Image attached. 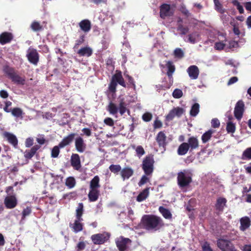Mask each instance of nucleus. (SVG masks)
<instances>
[{
    "mask_svg": "<svg viewBox=\"0 0 251 251\" xmlns=\"http://www.w3.org/2000/svg\"><path fill=\"white\" fill-rule=\"evenodd\" d=\"M31 210L29 207H26L24 209L22 212V219H24L26 216H28L31 213Z\"/></svg>",
    "mask_w": 251,
    "mask_h": 251,
    "instance_id": "57",
    "label": "nucleus"
},
{
    "mask_svg": "<svg viewBox=\"0 0 251 251\" xmlns=\"http://www.w3.org/2000/svg\"><path fill=\"white\" fill-rule=\"evenodd\" d=\"M174 54L176 57L182 58L183 56V52L180 49H176L174 51Z\"/></svg>",
    "mask_w": 251,
    "mask_h": 251,
    "instance_id": "56",
    "label": "nucleus"
},
{
    "mask_svg": "<svg viewBox=\"0 0 251 251\" xmlns=\"http://www.w3.org/2000/svg\"><path fill=\"white\" fill-rule=\"evenodd\" d=\"M107 109L109 113L113 115L117 114L118 112V106L112 102H109Z\"/></svg>",
    "mask_w": 251,
    "mask_h": 251,
    "instance_id": "34",
    "label": "nucleus"
},
{
    "mask_svg": "<svg viewBox=\"0 0 251 251\" xmlns=\"http://www.w3.org/2000/svg\"><path fill=\"white\" fill-rule=\"evenodd\" d=\"M82 220H79V219H76L74 224L72 225L71 227L74 230V232H78L82 230V224L81 223V222Z\"/></svg>",
    "mask_w": 251,
    "mask_h": 251,
    "instance_id": "33",
    "label": "nucleus"
},
{
    "mask_svg": "<svg viewBox=\"0 0 251 251\" xmlns=\"http://www.w3.org/2000/svg\"><path fill=\"white\" fill-rule=\"evenodd\" d=\"M160 17L165 18L167 16H171L173 14V11L168 4H163L160 7Z\"/></svg>",
    "mask_w": 251,
    "mask_h": 251,
    "instance_id": "12",
    "label": "nucleus"
},
{
    "mask_svg": "<svg viewBox=\"0 0 251 251\" xmlns=\"http://www.w3.org/2000/svg\"><path fill=\"white\" fill-rule=\"evenodd\" d=\"M85 248V243L84 242H80L77 245L78 251H81L84 250Z\"/></svg>",
    "mask_w": 251,
    "mask_h": 251,
    "instance_id": "64",
    "label": "nucleus"
},
{
    "mask_svg": "<svg viewBox=\"0 0 251 251\" xmlns=\"http://www.w3.org/2000/svg\"><path fill=\"white\" fill-rule=\"evenodd\" d=\"M215 131L213 129H210L205 132L201 136V140L203 143L208 142L212 136V134L214 133Z\"/></svg>",
    "mask_w": 251,
    "mask_h": 251,
    "instance_id": "35",
    "label": "nucleus"
},
{
    "mask_svg": "<svg viewBox=\"0 0 251 251\" xmlns=\"http://www.w3.org/2000/svg\"><path fill=\"white\" fill-rule=\"evenodd\" d=\"M142 118L144 121L149 122L151 120L152 115L149 113H146L143 115Z\"/></svg>",
    "mask_w": 251,
    "mask_h": 251,
    "instance_id": "59",
    "label": "nucleus"
},
{
    "mask_svg": "<svg viewBox=\"0 0 251 251\" xmlns=\"http://www.w3.org/2000/svg\"><path fill=\"white\" fill-rule=\"evenodd\" d=\"M3 135L4 137L7 139L10 143L13 145L14 147L17 146L18 144V140L16 136L9 132H4Z\"/></svg>",
    "mask_w": 251,
    "mask_h": 251,
    "instance_id": "22",
    "label": "nucleus"
},
{
    "mask_svg": "<svg viewBox=\"0 0 251 251\" xmlns=\"http://www.w3.org/2000/svg\"><path fill=\"white\" fill-rule=\"evenodd\" d=\"M60 147L58 146H55L53 147L51 151V156L52 157H57L59 153V148Z\"/></svg>",
    "mask_w": 251,
    "mask_h": 251,
    "instance_id": "55",
    "label": "nucleus"
},
{
    "mask_svg": "<svg viewBox=\"0 0 251 251\" xmlns=\"http://www.w3.org/2000/svg\"><path fill=\"white\" fill-rule=\"evenodd\" d=\"M12 38L11 33L8 32H4L0 35V43L2 44H6L9 42Z\"/></svg>",
    "mask_w": 251,
    "mask_h": 251,
    "instance_id": "23",
    "label": "nucleus"
},
{
    "mask_svg": "<svg viewBox=\"0 0 251 251\" xmlns=\"http://www.w3.org/2000/svg\"><path fill=\"white\" fill-rule=\"evenodd\" d=\"M191 174L188 170H183L178 173L177 183L180 188L188 186L192 181Z\"/></svg>",
    "mask_w": 251,
    "mask_h": 251,
    "instance_id": "3",
    "label": "nucleus"
},
{
    "mask_svg": "<svg viewBox=\"0 0 251 251\" xmlns=\"http://www.w3.org/2000/svg\"><path fill=\"white\" fill-rule=\"evenodd\" d=\"M17 200L13 196L6 197L4 200L5 206L9 209L14 208L17 205Z\"/></svg>",
    "mask_w": 251,
    "mask_h": 251,
    "instance_id": "14",
    "label": "nucleus"
},
{
    "mask_svg": "<svg viewBox=\"0 0 251 251\" xmlns=\"http://www.w3.org/2000/svg\"><path fill=\"white\" fill-rule=\"evenodd\" d=\"M149 195V188L145 189L137 196L136 200L138 202H141L145 200Z\"/></svg>",
    "mask_w": 251,
    "mask_h": 251,
    "instance_id": "26",
    "label": "nucleus"
},
{
    "mask_svg": "<svg viewBox=\"0 0 251 251\" xmlns=\"http://www.w3.org/2000/svg\"><path fill=\"white\" fill-rule=\"evenodd\" d=\"M77 53L80 56H90L92 53V50L88 47H86L80 49L78 51Z\"/></svg>",
    "mask_w": 251,
    "mask_h": 251,
    "instance_id": "25",
    "label": "nucleus"
},
{
    "mask_svg": "<svg viewBox=\"0 0 251 251\" xmlns=\"http://www.w3.org/2000/svg\"><path fill=\"white\" fill-rule=\"evenodd\" d=\"M100 195V191L99 190L90 189L88 194V198L91 201H96Z\"/></svg>",
    "mask_w": 251,
    "mask_h": 251,
    "instance_id": "24",
    "label": "nucleus"
},
{
    "mask_svg": "<svg viewBox=\"0 0 251 251\" xmlns=\"http://www.w3.org/2000/svg\"><path fill=\"white\" fill-rule=\"evenodd\" d=\"M189 145L187 143H183L181 144L177 150V152L179 155H183L185 154L189 150Z\"/></svg>",
    "mask_w": 251,
    "mask_h": 251,
    "instance_id": "32",
    "label": "nucleus"
},
{
    "mask_svg": "<svg viewBox=\"0 0 251 251\" xmlns=\"http://www.w3.org/2000/svg\"><path fill=\"white\" fill-rule=\"evenodd\" d=\"M131 242L128 238L120 237L118 238L116 240L117 247L120 251H125L126 250L127 246Z\"/></svg>",
    "mask_w": 251,
    "mask_h": 251,
    "instance_id": "8",
    "label": "nucleus"
},
{
    "mask_svg": "<svg viewBox=\"0 0 251 251\" xmlns=\"http://www.w3.org/2000/svg\"><path fill=\"white\" fill-rule=\"evenodd\" d=\"M75 184V180L73 177H69L66 179V185L70 188H73Z\"/></svg>",
    "mask_w": 251,
    "mask_h": 251,
    "instance_id": "49",
    "label": "nucleus"
},
{
    "mask_svg": "<svg viewBox=\"0 0 251 251\" xmlns=\"http://www.w3.org/2000/svg\"><path fill=\"white\" fill-rule=\"evenodd\" d=\"M133 174V170L130 167H126L121 171V175L124 180L128 179Z\"/></svg>",
    "mask_w": 251,
    "mask_h": 251,
    "instance_id": "17",
    "label": "nucleus"
},
{
    "mask_svg": "<svg viewBox=\"0 0 251 251\" xmlns=\"http://www.w3.org/2000/svg\"><path fill=\"white\" fill-rule=\"evenodd\" d=\"M199 40V34L197 32H194L189 34L188 36V42L195 44Z\"/></svg>",
    "mask_w": 251,
    "mask_h": 251,
    "instance_id": "37",
    "label": "nucleus"
},
{
    "mask_svg": "<svg viewBox=\"0 0 251 251\" xmlns=\"http://www.w3.org/2000/svg\"><path fill=\"white\" fill-rule=\"evenodd\" d=\"M166 136L162 131L159 132L156 137V140L160 147H164L166 145Z\"/></svg>",
    "mask_w": 251,
    "mask_h": 251,
    "instance_id": "20",
    "label": "nucleus"
},
{
    "mask_svg": "<svg viewBox=\"0 0 251 251\" xmlns=\"http://www.w3.org/2000/svg\"><path fill=\"white\" fill-rule=\"evenodd\" d=\"M12 115L16 118H23V112L20 108H14L11 111Z\"/></svg>",
    "mask_w": 251,
    "mask_h": 251,
    "instance_id": "38",
    "label": "nucleus"
},
{
    "mask_svg": "<svg viewBox=\"0 0 251 251\" xmlns=\"http://www.w3.org/2000/svg\"><path fill=\"white\" fill-rule=\"evenodd\" d=\"M109 236L107 233H98L91 236V238L94 244L99 245L104 243L108 239Z\"/></svg>",
    "mask_w": 251,
    "mask_h": 251,
    "instance_id": "7",
    "label": "nucleus"
},
{
    "mask_svg": "<svg viewBox=\"0 0 251 251\" xmlns=\"http://www.w3.org/2000/svg\"><path fill=\"white\" fill-rule=\"evenodd\" d=\"M227 49L236 48L239 47L238 43L235 41L227 40Z\"/></svg>",
    "mask_w": 251,
    "mask_h": 251,
    "instance_id": "52",
    "label": "nucleus"
},
{
    "mask_svg": "<svg viewBox=\"0 0 251 251\" xmlns=\"http://www.w3.org/2000/svg\"><path fill=\"white\" fill-rule=\"evenodd\" d=\"M215 8L219 12L221 13H225V9L223 7L222 5L219 2V1H216L214 2Z\"/></svg>",
    "mask_w": 251,
    "mask_h": 251,
    "instance_id": "46",
    "label": "nucleus"
},
{
    "mask_svg": "<svg viewBox=\"0 0 251 251\" xmlns=\"http://www.w3.org/2000/svg\"><path fill=\"white\" fill-rule=\"evenodd\" d=\"M242 159H251V148H247L243 152Z\"/></svg>",
    "mask_w": 251,
    "mask_h": 251,
    "instance_id": "48",
    "label": "nucleus"
},
{
    "mask_svg": "<svg viewBox=\"0 0 251 251\" xmlns=\"http://www.w3.org/2000/svg\"><path fill=\"white\" fill-rule=\"evenodd\" d=\"M39 149L37 146L32 147L29 151H25V156L26 158H31L35 153L37 150Z\"/></svg>",
    "mask_w": 251,
    "mask_h": 251,
    "instance_id": "40",
    "label": "nucleus"
},
{
    "mask_svg": "<svg viewBox=\"0 0 251 251\" xmlns=\"http://www.w3.org/2000/svg\"><path fill=\"white\" fill-rule=\"evenodd\" d=\"M240 222L241 224L240 229L243 231L248 229L251 226V220L248 217L241 218Z\"/></svg>",
    "mask_w": 251,
    "mask_h": 251,
    "instance_id": "16",
    "label": "nucleus"
},
{
    "mask_svg": "<svg viewBox=\"0 0 251 251\" xmlns=\"http://www.w3.org/2000/svg\"><path fill=\"white\" fill-rule=\"evenodd\" d=\"M217 245L222 251H237L233 245L228 240L219 239Z\"/></svg>",
    "mask_w": 251,
    "mask_h": 251,
    "instance_id": "6",
    "label": "nucleus"
},
{
    "mask_svg": "<svg viewBox=\"0 0 251 251\" xmlns=\"http://www.w3.org/2000/svg\"><path fill=\"white\" fill-rule=\"evenodd\" d=\"M27 56L30 62L33 64H36L39 60L38 54L36 50L29 49L28 50Z\"/></svg>",
    "mask_w": 251,
    "mask_h": 251,
    "instance_id": "11",
    "label": "nucleus"
},
{
    "mask_svg": "<svg viewBox=\"0 0 251 251\" xmlns=\"http://www.w3.org/2000/svg\"><path fill=\"white\" fill-rule=\"evenodd\" d=\"M12 80L15 83L19 84H24L25 83V79L16 75H13L11 76Z\"/></svg>",
    "mask_w": 251,
    "mask_h": 251,
    "instance_id": "42",
    "label": "nucleus"
},
{
    "mask_svg": "<svg viewBox=\"0 0 251 251\" xmlns=\"http://www.w3.org/2000/svg\"><path fill=\"white\" fill-rule=\"evenodd\" d=\"M154 160L152 156H147L143 161L142 168L147 175H151L153 169Z\"/></svg>",
    "mask_w": 251,
    "mask_h": 251,
    "instance_id": "4",
    "label": "nucleus"
},
{
    "mask_svg": "<svg viewBox=\"0 0 251 251\" xmlns=\"http://www.w3.org/2000/svg\"><path fill=\"white\" fill-rule=\"evenodd\" d=\"M104 123L109 126H113L114 125V121L111 118H105L104 120Z\"/></svg>",
    "mask_w": 251,
    "mask_h": 251,
    "instance_id": "62",
    "label": "nucleus"
},
{
    "mask_svg": "<svg viewBox=\"0 0 251 251\" xmlns=\"http://www.w3.org/2000/svg\"><path fill=\"white\" fill-rule=\"evenodd\" d=\"M200 111V105L196 103H195L191 108L190 110V115L192 116L195 117L199 113Z\"/></svg>",
    "mask_w": 251,
    "mask_h": 251,
    "instance_id": "41",
    "label": "nucleus"
},
{
    "mask_svg": "<svg viewBox=\"0 0 251 251\" xmlns=\"http://www.w3.org/2000/svg\"><path fill=\"white\" fill-rule=\"evenodd\" d=\"M75 147L79 152H83L86 149V144L82 138L78 137L75 139Z\"/></svg>",
    "mask_w": 251,
    "mask_h": 251,
    "instance_id": "15",
    "label": "nucleus"
},
{
    "mask_svg": "<svg viewBox=\"0 0 251 251\" xmlns=\"http://www.w3.org/2000/svg\"><path fill=\"white\" fill-rule=\"evenodd\" d=\"M222 15L221 16V19L223 21L224 23H227L228 21H229L231 18L230 16L228 14L224 13H221Z\"/></svg>",
    "mask_w": 251,
    "mask_h": 251,
    "instance_id": "60",
    "label": "nucleus"
},
{
    "mask_svg": "<svg viewBox=\"0 0 251 251\" xmlns=\"http://www.w3.org/2000/svg\"><path fill=\"white\" fill-rule=\"evenodd\" d=\"M149 180V178L146 176H143L140 181L139 182L138 185L139 186H141L144 184L146 183Z\"/></svg>",
    "mask_w": 251,
    "mask_h": 251,
    "instance_id": "58",
    "label": "nucleus"
},
{
    "mask_svg": "<svg viewBox=\"0 0 251 251\" xmlns=\"http://www.w3.org/2000/svg\"><path fill=\"white\" fill-rule=\"evenodd\" d=\"M188 144L191 150H194L199 147V141L196 138L192 137L189 139Z\"/></svg>",
    "mask_w": 251,
    "mask_h": 251,
    "instance_id": "31",
    "label": "nucleus"
},
{
    "mask_svg": "<svg viewBox=\"0 0 251 251\" xmlns=\"http://www.w3.org/2000/svg\"><path fill=\"white\" fill-rule=\"evenodd\" d=\"M226 201L225 198H220L217 201L216 207L219 211H222L226 205Z\"/></svg>",
    "mask_w": 251,
    "mask_h": 251,
    "instance_id": "36",
    "label": "nucleus"
},
{
    "mask_svg": "<svg viewBox=\"0 0 251 251\" xmlns=\"http://www.w3.org/2000/svg\"><path fill=\"white\" fill-rule=\"evenodd\" d=\"M79 26L82 30L85 32L90 31L91 27V23L88 20H83L79 24Z\"/></svg>",
    "mask_w": 251,
    "mask_h": 251,
    "instance_id": "21",
    "label": "nucleus"
},
{
    "mask_svg": "<svg viewBox=\"0 0 251 251\" xmlns=\"http://www.w3.org/2000/svg\"><path fill=\"white\" fill-rule=\"evenodd\" d=\"M220 122L217 119H213L211 121V125L212 127L214 128H216L219 126H220Z\"/></svg>",
    "mask_w": 251,
    "mask_h": 251,
    "instance_id": "61",
    "label": "nucleus"
},
{
    "mask_svg": "<svg viewBox=\"0 0 251 251\" xmlns=\"http://www.w3.org/2000/svg\"><path fill=\"white\" fill-rule=\"evenodd\" d=\"M100 178L98 176H95L90 181V189L99 190L100 187L99 184Z\"/></svg>",
    "mask_w": 251,
    "mask_h": 251,
    "instance_id": "27",
    "label": "nucleus"
},
{
    "mask_svg": "<svg viewBox=\"0 0 251 251\" xmlns=\"http://www.w3.org/2000/svg\"><path fill=\"white\" fill-rule=\"evenodd\" d=\"M75 136V133L69 134L65 137L62 141L59 144V147L61 148H64L66 146L69 145L74 139Z\"/></svg>",
    "mask_w": 251,
    "mask_h": 251,
    "instance_id": "18",
    "label": "nucleus"
},
{
    "mask_svg": "<svg viewBox=\"0 0 251 251\" xmlns=\"http://www.w3.org/2000/svg\"><path fill=\"white\" fill-rule=\"evenodd\" d=\"M242 251H251V244H246L240 247Z\"/></svg>",
    "mask_w": 251,
    "mask_h": 251,
    "instance_id": "63",
    "label": "nucleus"
},
{
    "mask_svg": "<svg viewBox=\"0 0 251 251\" xmlns=\"http://www.w3.org/2000/svg\"><path fill=\"white\" fill-rule=\"evenodd\" d=\"M142 221L144 226L148 230H156L163 225L161 218L154 215H145Z\"/></svg>",
    "mask_w": 251,
    "mask_h": 251,
    "instance_id": "1",
    "label": "nucleus"
},
{
    "mask_svg": "<svg viewBox=\"0 0 251 251\" xmlns=\"http://www.w3.org/2000/svg\"><path fill=\"white\" fill-rule=\"evenodd\" d=\"M118 108V111L121 115L125 113L126 111H128L126 108V104L125 102L124 98L120 100Z\"/></svg>",
    "mask_w": 251,
    "mask_h": 251,
    "instance_id": "30",
    "label": "nucleus"
},
{
    "mask_svg": "<svg viewBox=\"0 0 251 251\" xmlns=\"http://www.w3.org/2000/svg\"><path fill=\"white\" fill-rule=\"evenodd\" d=\"M218 40L215 44V49L217 50L227 49V40L223 34L219 35Z\"/></svg>",
    "mask_w": 251,
    "mask_h": 251,
    "instance_id": "10",
    "label": "nucleus"
},
{
    "mask_svg": "<svg viewBox=\"0 0 251 251\" xmlns=\"http://www.w3.org/2000/svg\"><path fill=\"white\" fill-rule=\"evenodd\" d=\"M83 205L82 203H79L78 204V207L76 210V219H79V220H83L81 216L83 214Z\"/></svg>",
    "mask_w": 251,
    "mask_h": 251,
    "instance_id": "39",
    "label": "nucleus"
},
{
    "mask_svg": "<svg viewBox=\"0 0 251 251\" xmlns=\"http://www.w3.org/2000/svg\"><path fill=\"white\" fill-rule=\"evenodd\" d=\"M167 66L168 69V71L167 72L168 75L169 77H172V74L175 72V67L170 61H168L167 63Z\"/></svg>",
    "mask_w": 251,
    "mask_h": 251,
    "instance_id": "45",
    "label": "nucleus"
},
{
    "mask_svg": "<svg viewBox=\"0 0 251 251\" xmlns=\"http://www.w3.org/2000/svg\"><path fill=\"white\" fill-rule=\"evenodd\" d=\"M109 169L111 172L114 174H117L122 170L121 167L119 165H111Z\"/></svg>",
    "mask_w": 251,
    "mask_h": 251,
    "instance_id": "47",
    "label": "nucleus"
},
{
    "mask_svg": "<svg viewBox=\"0 0 251 251\" xmlns=\"http://www.w3.org/2000/svg\"><path fill=\"white\" fill-rule=\"evenodd\" d=\"M189 77L192 79H196L199 75L198 67L195 65L190 66L187 70Z\"/></svg>",
    "mask_w": 251,
    "mask_h": 251,
    "instance_id": "13",
    "label": "nucleus"
},
{
    "mask_svg": "<svg viewBox=\"0 0 251 251\" xmlns=\"http://www.w3.org/2000/svg\"><path fill=\"white\" fill-rule=\"evenodd\" d=\"M185 110L182 107H176L171 110L168 114L166 116L167 121L173 120L175 117L179 118L185 112Z\"/></svg>",
    "mask_w": 251,
    "mask_h": 251,
    "instance_id": "5",
    "label": "nucleus"
},
{
    "mask_svg": "<svg viewBox=\"0 0 251 251\" xmlns=\"http://www.w3.org/2000/svg\"><path fill=\"white\" fill-rule=\"evenodd\" d=\"M230 25L233 26V31L235 35H239L240 31L238 28V24L235 22L234 19H232L230 22Z\"/></svg>",
    "mask_w": 251,
    "mask_h": 251,
    "instance_id": "43",
    "label": "nucleus"
},
{
    "mask_svg": "<svg viewBox=\"0 0 251 251\" xmlns=\"http://www.w3.org/2000/svg\"><path fill=\"white\" fill-rule=\"evenodd\" d=\"M137 155L140 157L141 156L143 155L145 152L143 149V148L141 146H138L135 149Z\"/></svg>",
    "mask_w": 251,
    "mask_h": 251,
    "instance_id": "53",
    "label": "nucleus"
},
{
    "mask_svg": "<svg viewBox=\"0 0 251 251\" xmlns=\"http://www.w3.org/2000/svg\"><path fill=\"white\" fill-rule=\"evenodd\" d=\"M31 27L34 31H38L41 29L42 26L37 22H34L31 25Z\"/></svg>",
    "mask_w": 251,
    "mask_h": 251,
    "instance_id": "54",
    "label": "nucleus"
},
{
    "mask_svg": "<svg viewBox=\"0 0 251 251\" xmlns=\"http://www.w3.org/2000/svg\"><path fill=\"white\" fill-rule=\"evenodd\" d=\"M117 83L125 87L126 86L121 72L118 71H116L115 74L112 77L111 81L109 85V91L115 93L116 90Z\"/></svg>",
    "mask_w": 251,
    "mask_h": 251,
    "instance_id": "2",
    "label": "nucleus"
},
{
    "mask_svg": "<svg viewBox=\"0 0 251 251\" xmlns=\"http://www.w3.org/2000/svg\"><path fill=\"white\" fill-rule=\"evenodd\" d=\"M159 211L161 213L164 218L168 220H171L172 218V214L170 211L163 206H160Z\"/></svg>",
    "mask_w": 251,
    "mask_h": 251,
    "instance_id": "28",
    "label": "nucleus"
},
{
    "mask_svg": "<svg viewBox=\"0 0 251 251\" xmlns=\"http://www.w3.org/2000/svg\"><path fill=\"white\" fill-rule=\"evenodd\" d=\"M118 108V111L121 115L125 113L126 111H128L126 108V104L125 102L124 98L120 100Z\"/></svg>",
    "mask_w": 251,
    "mask_h": 251,
    "instance_id": "29",
    "label": "nucleus"
},
{
    "mask_svg": "<svg viewBox=\"0 0 251 251\" xmlns=\"http://www.w3.org/2000/svg\"><path fill=\"white\" fill-rule=\"evenodd\" d=\"M182 91L180 89H176L173 93V96L176 99H179L181 98L182 96Z\"/></svg>",
    "mask_w": 251,
    "mask_h": 251,
    "instance_id": "51",
    "label": "nucleus"
},
{
    "mask_svg": "<svg viewBox=\"0 0 251 251\" xmlns=\"http://www.w3.org/2000/svg\"><path fill=\"white\" fill-rule=\"evenodd\" d=\"M71 164L76 170L80 167L79 156L77 154H73L71 157Z\"/></svg>",
    "mask_w": 251,
    "mask_h": 251,
    "instance_id": "19",
    "label": "nucleus"
},
{
    "mask_svg": "<svg viewBox=\"0 0 251 251\" xmlns=\"http://www.w3.org/2000/svg\"><path fill=\"white\" fill-rule=\"evenodd\" d=\"M226 130L228 132L233 133L235 130V126L231 122L227 123Z\"/></svg>",
    "mask_w": 251,
    "mask_h": 251,
    "instance_id": "50",
    "label": "nucleus"
},
{
    "mask_svg": "<svg viewBox=\"0 0 251 251\" xmlns=\"http://www.w3.org/2000/svg\"><path fill=\"white\" fill-rule=\"evenodd\" d=\"M244 103L241 101H238L235 107L234 113L236 118L238 120H240L243 116V114L244 111Z\"/></svg>",
    "mask_w": 251,
    "mask_h": 251,
    "instance_id": "9",
    "label": "nucleus"
},
{
    "mask_svg": "<svg viewBox=\"0 0 251 251\" xmlns=\"http://www.w3.org/2000/svg\"><path fill=\"white\" fill-rule=\"evenodd\" d=\"M182 22L181 19H179L178 21V25L177 27V30L180 32L181 34H186L189 30V29L187 27H184L180 23Z\"/></svg>",
    "mask_w": 251,
    "mask_h": 251,
    "instance_id": "44",
    "label": "nucleus"
}]
</instances>
